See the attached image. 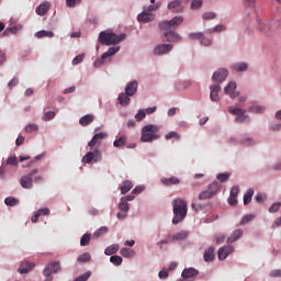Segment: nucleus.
<instances>
[{
  "mask_svg": "<svg viewBox=\"0 0 281 281\" xmlns=\"http://www.w3.org/2000/svg\"><path fill=\"white\" fill-rule=\"evenodd\" d=\"M173 205V218L172 224L179 225L181 221L188 216V202L181 198H177L172 201Z\"/></svg>",
  "mask_w": 281,
  "mask_h": 281,
  "instance_id": "nucleus-1",
  "label": "nucleus"
},
{
  "mask_svg": "<svg viewBox=\"0 0 281 281\" xmlns=\"http://www.w3.org/2000/svg\"><path fill=\"white\" fill-rule=\"evenodd\" d=\"M159 131H161V127L159 125L148 124L143 126L140 142H156V139H159L161 137Z\"/></svg>",
  "mask_w": 281,
  "mask_h": 281,
  "instance_id": "nucleus-2",
  "label": "nucleus"
},
{
  "mask_svg": "<svg viewBox=\"0 0 281 281\" xmlns=\"http://www.w3.org/2000/svg\"><path fill=\"white\" fill-rule=\"evenodd\" d=\"M124 38H126V34L124 33L117 35L115 33L103 31L99 35V43H101V45H119Z\"/></svg>",
  "mask_w": 281,
  "mask_h": 281,
  "instance_id": "nucleus-3",
  "label": "nucleus"
},
{
  "mask_svg": "<svg viewBox=\"0 0 281 281\" xmlns=\"http://www.w3.org/2000/svg\"><path fill=\"white\" fill-rule=\"evenodd\" d=\"M218 190H221V184H218V182H212L209 184L206 190L199 194L198 199L199 201H207V199H212V196H214Z\"/></svg>",
  "mask_w": 281,
  "mask_h": 281,
  "instance_id": "nucleus-4",
  "label": "nucleus"
},
{
  "mask_svg": "<svg viewBox=\"0 0 281 281\" xmlns=\"http://www.w3.org/2000/svg\"><path fill=\"white\" fill-rule=\"evenodd\" d=\"M228 113L236 115L235 122H237V124H245V122H249V116L245 114L246 111L240 108L229 106Z\"/></svg>",
  "mask_w": 281,
  "mask_h": 281,
  "instance_id": "nucleus-5",
  "label": "nucleus"
},
{
  "mask_svg": "<svg viewBox=\"0 0 281 281\" xmlns=\"http://www.w3.org/2000/svg\"><path fill=\"white\" fill-rule=\"evenodd\" d=\"M60 271V262L53 261L47 265V267L44 269L43 273L46 278V281L54 280V277H52V273H58Z\"/></svg>",
  "mask_w": 281,
  "mask_h": 281,
  "instance_id": "nucleus-6",
  "label": "nucleus"
},
{
  "mask_svg": "<svg viewBox=\"0 0 281 281\" xmlns=\"http://www.w3.org/2000/svg\"><path fill=\"white\" fill-rule=\"evenodd\" d=\"M181 23H183V16L178 15L170 21H162L158 25L160 30H170V27H179Z\"/></svg>",
  "mask_w": 281,
  "mask_h": 281,
  "instance_id": "nucleus-7",
  "label": "nucleus"
},
{
  "mask_svg": "<svg viewBox=\"0 0 281 281\" xmlns=\"http://www.w3.org/2000/svg\"><path fill=\"white\" fill-rule=\"evenodd\" d=\"M91 161H102V153L100 151V149L95 148L93 151H88L83 156L82 164H91Z\"/></svg>",
  "mask_w": 281,
  "mask_h": 281,
  "instance_id": "nucleus-8",
  "label": "nucleus"
},
{
  "mask_svg": "<svg viewBox=\"0 0 281 281\" xmlns=\"http://www.w3.org/2000/svg\"><path fill=\"white\" fill-rule=\"evenodd\" d=\"M37 172H38V169H33L30 173L23 176L20 179V184L22 186V188H24V190H30L32 188L33 186L32 177Z\"/></svg>",
  "mask_w": 281,
  "mask_h": 281,
  "instance_id": "nucleus-9",
  "label": "nucleus"
},
{
  "mask_svg": "<svg viewBox=\"0 0 281 281\" xmlns=\"http://www.w3.org/2000/svg\"><path fill=\"white\" fill-rule=\"evenodd\" d=\"M236 82L231 81L225 88H224V93L226 95H229L231 100H236L238 95H240L239 92H236Z\"/></svg>",
  "mask_w": 281,
  "mask_h": 281,
  "instance_id": "nucleus-10",
  "label": "nucleus"
},
{
  "mask_svg": "<svg viewBox=\"0 0 281 281\" xmlns=\"http://www.w3.org/2000/svg\"><path fill=\"white\" fill-rule=\"evenodd\" d=\"M117 52H120V47L119 46L110 47L108 49V52L102 54L101 59L95 61L94 65H98V64L99 65H104V60H106V58H110V56H115V54H117Z\"/></svg>",
  "mask_w": 281,
  "mask_h": 281,
  "instance_id": "nucleus-11",
  "label": "nucleus"
},
{
  "mask_svg": "<svg viewBox=\"0 0 281 281\" xmlns=\"http://www.w3.org/2000/svg\"><path fill=\"white\" fill-rule=\"evenodd\" d=\"M119 209L121 210V212L117 213V218H126V214L128 213V210H131L128 202H126V200L124 199H121V202L119 203Z\"/></svg>",
  "mask_w": 281,
  "mask_h": 281,
  "instance_id": "nucleus-12",
  "label": "nucleus"
},
{
  "mask_svg": "<svg viewBox=\"0 0 281 281\" xmlns=\"http://www.w3.org/2000/svg\"><path fill=\"white\" fill-rule=\"evenodd\" d=\"M106 137H109V134H106V133H104V132L97 133V134L92 137V139H91V142L88 144V146H89L90 148H93L94 146H100L101 140H102V139H106Z\"/></svg>",
  "mask_w": 281,
  "mask_h": 281,
  "instance_id": "nucleus-13",
  "label": "nucleus"
},
{
  "mask_svg": "<svg viewBox=\"0 0 281 281\" xmlns=\"http://www.w3.org/2000/svg\"><path fill=\"white\" fill-rule=\"evenodd\" d=\"M227 70L220 69L213 74L212 80L213 82H218V85H221V82H225V80H227Z\"/></svg>",
  "mask_w": 281,
  "mask_h": 281,
  "instance_id": "nucleus-14",
  "label": "nucleus"
},
{
  "mask_svg": "<svg viewBox=\"0 0 281 281\" xmlns=\"http://www.w3.org/2000/svg\"><path fill=\"white\" fill-rule=\"evenodd\" d=\"M167 43H179L181 42V35L176 33L175 31H167L164 33Z\"/></svg>",
  "mask_w": 281,
  "mask_h": 281,
  "instance_id": "nucleus-15",
  "label": "nucleus"
},
{
  "mask_svg": "<svg viewBox=\"0 0 281 281\" xmlns=\"http://www.w3.org/2000/svg\"><path fill=\"white\" fill-rule=\"evenodd\" d=\"M154 20H155V15L146 11V9H144V11L139 13L137 16V21L139 23H150V21H154Z\"/></svg>",
  "mask_w": 281,
  "mask_h": 281,
  "instance_id": "nucleus-16",
  "label": "nucleus"
},
{
  "mask_svg": "<svg viewBox=\"0 0 281 281\" xmlns=\"http://www.w3.org/2000/svg\"><path fill=\"white\" fill-rule=\"evenodd\" d=\"M168 10H171L172 12H181L182 10H186V5H183L182 0H173L168 4Z\"/></svg>",
  "mask_w": 281,
  "mask_h": 281,
  "instance_id": "nucleus-17",
  "label": "nucleus"
},
{
  "mask_svg": "<svg viewBox=\"0 0 281 281\" xmlns=\"http://www.w3.org/2000/svg\"><path fill=\"white\" fill-rule=\"evenodd\" d=\"M172 49L171 44H160L154 48V54L157 56H161L164 54H168Z\"/></svg>",
  "mask_w": 281,
  "mask_h": 281,
  "instance_id": "nucleus-18",
  "label": "nucleus"
},
{
  "mask_svg": "<svg viewBox=\"0 0 281 281\" xmlns=\"http://www.w3.org/2000/svg\"><path fill=\"white\" fill-rule=\"evenodd\" d=\"M233 251L234 247L232 246H224L220 248L217 252L218 260H225V258H227V256H229V254H232Z\"/></svg>",
  "mask_w": 281,
  "mask_h": 281,
  "instance_id": "nucleus-19",
  "label": "nucleus"
},
{
  "mask_svg": "<svg viewBox=\"0 0 281 281\" xmlns=\"http://www.w3.org/2000/svg\"><path fill=\"white\" fill-rule=\"evenodd\" d=\"M34 267H36V265L34 262H30V261H24L20 265L18 271L19 273L23 274V273H30V271H32V269H34Z\"/></svg>",
  "mask_w": 281,
  "mask_h": 281,
  "instance_id": "nucleus-20",
  "label": "nucleus"
},
{
  "mask_svg": "<svg viewBox=\"0 0 281 281\" xmlns=\"http://www.w3.org/2000/svg\"><path fill=\"white\" fill-rule=\"evenodd\" d=\"M211 94L210 98L212 102H218L221 98L218 97V92L221 91V86L220 85H211L210 86Z\"/></svg>",
  "mask_w": 281,
  "mask_h": 281,
  "instance_id": "nucleus-21",
  "label": "nucleus"
},
{
  "mask_svg": "<svg viewBox=\"0 0 281 281\" xmlns=\"http://www.w3.org/2000/svg\"><path fill=\"white\" fill-rule=\"evenodd\" d=\"M170 236H171V243H179L181 240H186V238L190 236V233L188 231H180L175 235H170Z\"/></svg>",
  "mask_w": 281,
  "mask_h": 281,
  "instance_id": "nucleus-22",
  "label": "nucleus"
},
{
  "mask_svg": "<svg viewBox=\"0 0 281 281\" xmlns=\"http://www.w3.org/2000/svg\"><path fill=\"white\" fill-rule=\"evenodd\" d=\"M196 276H199V270H196L194 268H186L182 271V278L184 280H190V278H196Z\"/></svg>",
  "mask_w": 281,
  "mask_h": 281,
  "instance_id": "nucleus-23",
  "label": "nucleus"
},
{
  "mask_svg": "<svg viewBox=\"0 0 281 281\" xmlns=\"http://www.w3.org/2000/svg\"><path fill=\"white\" fill-rule=\"evenodd\" d=\"M160 182L162 183V186H179V183H181V180L177 177H170V178H161Z\"/></svg>",
  "mask_w": 281,
  "mask_h": 281,
  "instance_id": "nucleus-24",
  "label": "nucleus"
},
{
  "mask_svg": "<svg viewBox=\"0 0 281 281\" xmlns=\"http://www.w3.org/2000/svg\"><path fill=\"white\" fill-rule=\"evenodd\" d=\"M137 81H131L130 83H127L126 88H125V93L126 95L133 97L134 93H137Z\"/></svg>",
  "mask_w": 281,
  "mask_h": 281,
  "instance_id": "nucleus-25",
  "label": "nucleus"
},
{
  "mask_svg": "<svg viewBox=\"0 0 281 281\" xmlns=\"http://www.w3.org/2000/svg\"><path fill=\"white\" fill-rule=\"evenodd\" d=\"M243 236V229L238 228L235 229L232 235L227 238L226 243L228 245H231L232 243H236V240H238V238H240Z\"/></svg>",
  "mask_w": 281,
  "mask_h": 281,
  "instance_id": "nucleus-26",
  "label": "nucleus"
},
{
  "mask_svg": "<svg viewBox=\"0 0 281 281\" xmlns=\"http://www.w3.org/2000/svg\"><path fill=\"white\" fill-rule=\"evenodd\" d=\"M95 120V116L93 114H86L79 120L80 126H89Z\"/></svg>",
  "mask_w": 281,
  "mask_h": 281,
  "instance_id": "nucleus-27",
  "label": "nucleus"
},
{
  "mask_svg": "<svg viewBox=\"0 0 281 281\" xmlns=\"http://www.w3.org/2000/svg\"><path fill=\"white\" fill-rule=\"evenodd\" d=\"M131 95H127L126 93L122 92L117 97V101L122 106H128L131 103Z\"/></svg>",
  "mask_w": 281,
  "mask_h": 281,
  "instance_id": "nucleus-28",
  "label": "nucleus"
},
{
  "mask_svg": "<svg viewBox=\"0 0 281 281\" xmlns=\"http://www.w3.org/2000/svg\"><path fill=\"white\" fill-rule=\"evenodd\" d=\"M212 260H214V247L213 246L209 247L207 250H205V252H204V261L212 262Z\"/></svg>",
  "mask_w": 281,
  "mask_h": 281,
  "instance_id": "nucleus-29",
  "label": "nucleus"
},
{
  "mask_svg": "<svg viewBox=\"0 0 281 281\" xmlns=\"http://www.w3.org/2000/svg\"><path fill=\"white\" fill-rule=\"evenodd\" d=\"M133 190V182L131 180H125L121 187V194H126Z\"/></svg>",
  "mask_w": 281,
  "mask_h": 281,
  "instance_id": "nucleus-30",
  "label": "nucleus"
},
{
  "mask_svg": "<svg viewBox=\"0 0 281 281\" xmlns=\"http://www.w3.org/2000/svg\"><path fill=\"white\" fill-rule=\"evenodd\" d=\"M120 251V245L114 244L105 248L104 254L105 256H113V254H117Z\"/></svg>",
  "mask_w": 281,
  "mask_h": 281,
  "instance_id": "nucleus-31",
  "label": "nucleus"
},
{
  "mask_svg": "<svg viewBox=\"0 0 281 281\" xmlns=\"http://www.w3.org/2000/svg\"><path fill=\"white\" fill-rule=\"evenodd\" d=\"M49 10V5L48 4H40L35 12L36 14H38V16H45V14H47V11Z\"/></svg>",
  "mask_w": 281,
  "mask_h": 281,
  "instance_id": "nucleus-32",
  "label": "nucleus"
},
{
  "mask_svg": "<svg viewBox=\"0 0 281 281\" xmlns=\"http://www.w3.org/2000/svg\"><path fill=\"white\" fill-rule=\"evenodd\" d=\"M36 38H54V32L52 31H40L35 34Z\"/></svg>",
  "mask_w": 281,
  "mask_h": 281,
  "instance_id": "nucleus-33",
  "label": "nucleus"
},
{
  "mask_svg": "<svg viewBox=\"0 0 281 281\" xmlns=\"http://www.w3.org/2000/svg\"><path fill=\"white\" fill-rule=\"evenodd\" d=\"M254 196V189H249L244 195V205H249Z\"/></svg>",
  "mask_w": 281,
  "mask_h": 281,
  "instance_id": "nucleus-34",
  "label": "nucleus"
},
{
  "mask_svg": "<svg viewBox=\"0 0 281 281\" xmlns=\"http://www.w3.org/2000/svg\"><path fill=\"white\" fill-rule=\"evenodd\" d=\"M121 256L124 258H133V256H135V251L131 248H122Z\"/></svg>",
  "mask_w": 281,
  "mask_h": 281,
  "instance_id": "nucleus-35",
  "label": "nucleus"
},
{
  "mask_svg": "<svg viewBox=\"0 0 281 281\" xmlns=\"http://www.w3.org/2000/svg\"><path fill=\"white\" fill-rule=\"evenodd\" d=\"M89 243H91V234L86 233L85 235H82V237L80 239V245H81V247H87V245H89Z\"/></svg>",
  "mask_w": 281,
  "mask_h": 281,
  "instance_id": "nucleus-36",
  "label": "nucleus"
},
{
  "mask_svg": "<svg viewBox=\"0 0 281 281\" xmlns=\"http://www.w3.org/2000/svg\"><path fill=\"white\" fill-rule=\"evenodd\" d=\"M108 232L109 227L102 226L93 233V238H100V236H103V234H106Z\"/></svg>",
  "mask_w": 281,
  "mask_h": 281,
  "instance_id": "nucleus-37",
  "label": "nucleus"
},
{
  "mask_svg": "<svg viewBox=\"0 0 281 281\" xmlns=\"http://www.w3.org/2000/svg\"><path fill=\"white\" fill-rule=\"evenodd\" d=\"M126 144V136H120L119 139L114 140L113 146L114 148H122Z\"/></svg>",
  "mask_w": 281,
  "mask_h": 281,
  "instance_id": "nucleus-38",
  "label": "nucleus"
},
{
  "mask_svg": "<svg viewBox=\"0 0 281 281\" xmlns=\"http://www.w3.org/2000/svg\"><path fill=\"white\" fill-rule=\"evenodd\" d=\"M5 205H9L10 207H14L19 205V200H16L13 196L5 198L4 200Z\"/></svg>",
  "mask_w": 281,
  "mask_h": 281,
  "instance_id": "nucleus-39",
  "label": "nucleus"
},
{
  "mask_svg": "<svg viewBox=\"0 0 281 281\" xmlns=\"http://www.w3.org/2000/svg\"><path fill=\"white\" fill-rule=\"evenodd\" d=\"M233 69L235 71H247L248 66L245 63H237V64L233 65Z\"/></svg>",
  "mask_w": 281,
  "mask_h": 281,
  "instance_id": "nucleus-40",
  "label": "nucleus"
},
{
  "mask_svg": "<svg viewBox=\"0 0 281 281\" xmlns=\"http://www.w3.org/2000/svg\"><path fill=\"white\" fill-rule=\"evenodd\" d=\"M250 113H265V106L262 105H252L248 110Z\"/></svg>",
  "mask_w": 281,
  "mask_h": 281,
  "instance_id": "nucleus-41",
  "label": "nucleus"
},
{
  "mask_svg": "<svg viewBox=\"0 0 281 281\" xmlns=\"http://www.w3.org/2000/svg\"><path fill=\"white\" fill-rule=\"evenodd\" d=\"M122 260H123L122 257L117 255L112 256L110 258V262H112V265H115L116 267H120V265H122Z\"/></svg>",
  "mask_w": 281,
  "mask_h": 281,
  "instance_id": "nucleus-42",
  "label": "nucleus"
},
{
  "mask_svg": "<svg viewBox=\"0 0 281 281\" xmlns=\"http://www.w3.org/2000/svg\"><path fill=\"white\" fill-rule=\"evenodd\" d=\"M7 166H19V159L16 158L15 155L10 156V157L7 159Z\"/></svg>",
  "mask_w": 281,
  "mask_h": 281,
  "instance_id": "nucleus-43",
  "label": "nucleus"
},
{
  "mask_svg": "<svg viewBox=\"0 0 281 281\" xmlns=\"http://www.w3.org/2000/svg\"><path fill=\"white\" fill-rule=\"evenodd\" d=\"M165 139H177V142H179V139H181V135H179L177 132H170L166 134Z\"/></svg>",
  "mask_w": 281,
  "mask_h": 281,
  "instance_id": "nucleus-44",
  "label": "nucleus"
},
{
  "mask_svg": "<svg viewBox=\"0 0 281 281\" xmlns=\"http://www.w3.org/2000/svg\"><path fill=\"white\" fill-rule=\"evenodd\" d=\"M78 262H89L91 260V255L89 252H85L78 257Z\"/></svg>",
  "mask_w": 281,
  "mask_h": 281,
  "instance_id": "nucleus-45",
  "label": "nucleus"
},
{
  "mask_svg": "<svg viewBox=\"0 0 281 281\" xmlns=\"http://www.w3.org/2000/svg\"><path fill=\"white\" fill-rule=\"evenodd\" d=\"M54 117H56V112L48 111V112H45L43 120L44 122H49L50 120H54Z\"/></svg>",
  "mask_w": 281,
  "mask_h": 281,
  "instance_id": "nucleus-46",
  "label": "nucleus"
},
{
  "mask_svg": "<svg viewBox=\"0 0 281 281\" xmlns=\"http://www.w3.org/2000/svg\"><path fill=\"white\" fill-rule=\"evenodd\" d=\"M258 30L259 32H261V34H267V32H269V24L260 22L258 25Z\"/></svg>",
  "mask_w": 281,
  "mask_h": 281,
  "instance_id": "nucleus-47",
  "label": "nucleus"
},
{
  "mask_svg": "<svg viewBox=\"0 0 281 281\" xmlns=\"http://www.w3.org/2000/svg\"><path fill=\"white\" fill-rule=\"evenodd\" d=\"M25 133H36L38 131V125L36 124H29L24 128Z\"/></svg>",
  "mask_w": 281,
  "mask_h": 281,
  "instance_id": "nucleus-48",
  "label": "nucleus"
},
{
  "mask_svg": "<svg viewBox=\"0 0 281 281\" xmlns=\"http://www.w3.org/2000/svg\"><path fill=\"white\" fill-rule=\"evenodd\" d=\"M82 0H66L67 8H76V5H80Z\"/></svg>",
  "mask_w": 281,
  "mask_h": 281,
  "instance_id": "nucleus-49",
  "label": "nucleus"
},
{
  "mask_svg": "<svg viewBox=\"0 0 281 281\" xmlns=\"http://www.w3.org/2000/svg\"><path fill=\"white\" fill-rule=\"evenodd\" d=\"M254 218H256V215H254V214L245 215L241 218L240 225H247V223H249V221H254Z\"/></svg>",
  "mask_w": 281,
  "mask_h": 281,
  "instance_id": "nucleus-50",
  "label": "nucleus"
},
{
  "mask_svg": "<svg viewBox=\"0 0 281 281\" xmlns=\"http://www.w3.org/2000/svg\"><path fill=\"white\" fill-rule=\"evenodd\" d=\"M202 19L204 21H212V19H216V13H214V12L203 13Z\"/></svg>",
  "mask_w": 281,
  "mask_h": 281,
  "instance_id": "nucleus-51",
  "label": "nucleus"
},
{
  "mask_svg": "<svg viewBox=\"0 0 281 281\" xmlns=\"http://www.w3.org/2000/svg\"><path fill=\"white\" fill-rule=\"evenodd\" d=\"M200 43H201V45H204V47H210V45H212V40L205 37V36L202 34V38H200Z\"/></svg>",
  "mask_w": 281,
  "mask_h": 281,
  "instance_id": "nucleus-52",
  "label": "nucleus"
},
{
  "mask_svg": "<svg viewBox=\"0 0 281 281\" xmlns=\"http://www.w3.org/2000/svg\"><path fill=\"white\" fill-rule=\"evenodd\" d=\"M201 5H203V0H192L191 10H198Z\"/></svg>",
  "mask_w": 281,
  "mask_h": 281,
  "instance_id": "nucleus-53",
  "label": "nucleus"
},
{
  "mask_svg": "<svg viewBox=\"0 0 281 281\" xmlns=\"http://www.w3.org/2000/svg\"><path fill=\"white\" fill-rule=\"evenodd\" d=\"M217 179L221 183H225V181L229 180V173H218Z\"/></svg>",
  "mask_w": 281,
  "mask_h": 281,
  "instance_id": "nucleus-54",
  "label": "nucleus"
},
{
  "mask_svg": "<svg viewBox=\"0 0 281 281\" xmlns=\"http://www.w3.org/2000/svg\"><path fill=\"white\" fill-rule=\"evenodd\" d=\"M159 8H161V3H157V4H151L149 5L146 10V12H148L150 14V12H155L156 10H159Z\"/></svg>",
  "mask_w": 281,
  "mask_h": 281,
  "instance_id": "nucleus-55",
  "label": "nucleus"
},
{
  "mask_svg": "<svg viewBox=\"0 0 281 281\" xmlns=\"http://www.w3.org/2000/svg\"><path fill=\"white\" fill-rule=\"evenodd\" d=\"M144 117H146L145 110H139L138 113L135 115V120H137V122H142V120H144Z\"/></svg>",
  "mask_w": 281,
  "mask_h": 281,
  "instance_id": "nucleus-56",
  "label": "nucleus"
},
{
  "mask_svg": "<svg viewBox=\"0 0 281 281\" xmlns=\"http://www.w3.org/2000/svg\"><path fill=\"white\" fill-rule=\"evenodd\" d=\"M189 38L192 41H201V38H203V33H191L189 34Z\"/></svg>",
  "mask_w": 281,
  "mask_h": 281,
  "instance_id": "nucleus-57",
  "label": "nucleus"
},
{
  "mask_svg": "<svg viewBox=\"0 0 281 281\" xmlns=\"http://www.w3.org/2000/svg\"><path fill=\"white\" fill-rule=\"evenodd\" d=\"M91 278V272H86L82 276L75 279V281H88Z\"/></svg>",
  "mask_w": 281,
  "mask_h": 281,
  "instance_id": "nucleus-58",
  "label": "nucleus"
},
{
  "mask_svg": "<svg viewBox=\"0 0 281 281\" xmlns=\"http://www.w3.org/2000/svg\"><path fill=\"white\" fill-rule=\"evenodd\" d=\"M280 207H281V203L276 202L270 206L269 212H271V213L278 212V210H280Z\"/></svg>",
  "mask_w": 281,
  "mask_h": 281,
  "instance_id": "nucleus-59",
  "label": "nucleus"
},
{
  "mask_svg": "<svg viewBox=\"0 0 281 281\" xmlns=\"http://www.w3.org/2000/svg\"><path fill=\"white\" fill-rule=\"evenodd\" d=\"M85 56L83 55H77L74 59H72V65H80V63H82Z\"/></svg>",
  "mask_w": 281,
  "mask_h": 281,
  "instance_id": "nucleus-60",
  "label": "nucleus"
},
{
  "mask_svg": "<svg viewBox=\"0 0 281 281\" xmlns=\"http://www.w3.org/2000/svg\"><path fill=\"white\" fill-rule=\"evenodd\" d=\"M267 199V195L262 194V193H258L255 196V201H257V203H263V201Z\"/></svg>",
  "mask_w": 281,
  "mask_h": 281,
  "instance_id": "nucleus-61",
  "label": "nucleus"
},
{
  "mask_svg": "<svg viewBox=\"0 0 281 281\" xmlns=\"http://www.w3.org/2000/svg\"><path fill=\"white\" fill-rule=\"evenodd\" d=\"M270 278H281V270L280 269L272 270L270 272Z\"/></svg>",
  "mask_w": 281,
  "mask_h": 281,
  "instance_id": "nucleus-62",
  "label": "nucleus"
},
{
  "mask_svg": "<svg viewBox=\"0 0 281 281\" xmlns=\"http://www.w3.org/2000/svg\"><path fill=\"white\" fill-rule=\"evenodd\" d=\"M19 85V79L13 78L9 81L8 87L9 89H12L13 87H16Z\"/></svg>",
  "mask_w": 281,
  "mask_h": 281,
  "instance_id": "nucleus-63",
  "label": "nucleus"
},
{
  "mask_svg": "<svg viewBox=\"0 0 281 281\" xmlns=\"http://www.w3.org/2000/svg\"><path fill=\"white\" fill-rule=\"evenodd\" d=\"M238 192H240V189H238V187H233L232 189H231V196H235V198H237L238 196Z\"/></svg>",
  "mask_w": 281,
  "mask_h": 281,
  "instance_id": "nucleus-64",
  "label": "nucleus"
}]
</instances>
